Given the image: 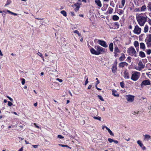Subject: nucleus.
I'll return each mask as SVG.
<instances>
[{
	"label": "nucleus",
	"mask_w": 151,
	"mask_h": 151,
	"mask_svg": "<svg viewBox=\"0 0 151 151\" xmlns=\"http://www.w3.org/2000/svg\"><path fill=\"white\" fill-rule=\"evenodd\" d=\"M92 87V85H90L88 87V89H91V88Z\"/></svg>",
	"instance_id": "53"
},
{
	"label": "nucleus",
	"mask_w": 151,
	"mask_h": 151,
	"mask_svg": "<svg viewBox=\"0 0 151 151\" xmlns=\"http://www.w3.org/2000/svg\"><path fill=\"white\" fill-rule=\"evenodd\" d=\"M7 12H8V13H10V14H12L14 15V16H16V15H17V14L15 13H13V12H12L11 11H10L9 10H7Z\"/></svg>",
	"instance_id": "34"
},
{
	"label": "nucleus",
	"mask_w": 151,
	"mask_h": 151,
	"mask_svg": "<svg viewBox=\"0 0 151 151\" xmlns=\"http://www.w3.org/2000/svg\"><path fill=\"white\" fill-rule=\"evenodd\" d=\"M90 51L91 53L93 54L98 55V53H97V51L93 48L90 49Z\"/></svg>",
	"instance_id": "16"
},
{
	"label": "nucleus",
	"mask_w": 151,
	"mask_h": 151,
	"mask_svg": "<svg viewBox=\"0 0 151 151\" xmlns=\"http://www.w3.org/2000/svg\"><path fill=\"white\" fill-rule=\"evenodd\" d=\"M97 42L99 44L104 47H108L106 42L103 40H99Z\"/></svg>",
	"instance_id": "10"
},
{
	"label": "nucleus",
	"mask_w": 151,
	"mask_h": 151,
	"mask_svg": "<svg viewBox=\"0 0 151 151\" xmlns=\"http://www.w3.org/2000/svg\"><path fill=\"white\" fill-rule=\"evenodd\" d=\"M113 142L116 144H118V142L117 140H114Z\"/></svg>",
	"instance_id": "56"
},
{
	"label": "nucleus",
	"mask_w": 151,
	"mask_h": 151,
	"mask_svg": "<svg viewBox=\"0 0 151 151\" xmlns=\"http://www.w3.org/2000/svg\"><path fill=\"white\" fill-rule=\"evenodd\" d=\"M126 100L128 102L131 103L133 102L134 100V96L131 95H127L125 96Z\"/></svg>",
	"instance_id": "6"
},
{
	"label": "nucleus",
	"mask_w": 151,
	"mask_h": 151,
	"mask_svg": "<svg viewBox=\"0 0 151 151\" xmlns=\"http://www.w3.org/2000/svg\"><path fill=\"white\" fill-rule=\"evenodd\" d=\"M148 22L150 25H151V20H150L148 21Z\"/></svg>",
	"instance_id": "62"
},
{
	"label": "nucleus",
	"mask_w": 151,
	"mask_h": 151,
	"mask_svg": "<svg viewBox=\"0 0 151 151\" xmlns=\"http://www.w3.org/2000/svg\"><path fill=\"white\" fill-rule=\"evenodd\" d=\"M34 125L35 126V127H36L37 128H39V127L37 125H36V123H35L34 124Z\"/></svg>",
	"instance_id": "57"
},
{
	"label": "nucleus",
	"mask_w": 151,
	"mask_h": 151,
	"mask_svg": "<svg viewBox=\"0 0 151 151\" xmlns=\"http://www.w3.org/2000/svg\"><path fill=\"white\" fill-rule=\"evenodd\" d=\"M23 150V147H22L19 150H18V151H22Z\"/></svg>",
	"instance_id": "59"
},
{
	"label": "nucleus",
	"mask_w": 151,
	"mask_h": 151,
	"mask_svg": "<svg viewBox=\"0 0 151 151\" xmlns=\"http://www.w3.org/2000/svg\"><path fill=\"white\" fill-rule=\"evenodd\" d=\"M108 140L110 143H111L114 142V140L111 138H108Z\"/></svg>",
	"instance_id": "40"
},
{
	"label": "nucleus",
	"mask_w": 151,
	"mask_h": 151,
	"mask_svg": "<svg viewBox=\"0 0 151 151\" xmlns=\"http://www.w3.org/2000/svg\"><path fill=\"white\" fill-rule=\"evenodd\" d=\"M25 142L27 144H29V142L28 141H27V140H25Z\"/></svg>",
	"instance_id": "63"
},
{
	"label": "nucleus",
	"mask_w": 151,
	"mask_h": 151,
	"mask_svg": "<svg viewBox=\"0 0 151 151\" xmlns=\"http://www.w3.org/2000/svg\"><path fill=\"white\" fill-rule=\"evenodd\" d=\"M151 83L149 80H145L143 81L141 84V86L142 87L144 86H148L150 85Z\"/></svg>",
	"instance_id": "9"
},
{
	"label": "nucleus",
	"mask_w": 151,
	"mask_h": 151,
	"mask_svg": "<svg viewBox=\"0 0 151 151\" xmlns=\"http://www.w3.org/2000/svg\"><path fill=\"white\" fill-rule=\"evenodd\" d=\"M56 80H57V81H59L60 82H62V81H63L61 79H59V78H56Z\"/></svg>",
	"instance_id": "46"
},
{
	"label": "nucleus",
	"mask_w": 151,
	"mask_h": 151,
	"mask_svg": "<svg viewBox=\"0 0 151 151\" xmlns=\"http://www.w3.org/2000/svg\"><path fill=\"white\" fill-rule=\"evenodd\" d=\"M113 9L111 7H109L108 9V11L109 14H111L113 12Z\"/></svg>",
	"instance_id": "33"
},
{
	"label": "nucleus",
	"mask_w": 151,
	"mask_h": 151,
	"mask_svg": "<svg viewBox=\"0 0 151 151\" xmlns=\"http://www.w3.org/2000/svg\"><path fill=\"white\" fill-rule=\"evenodd\" d=\"M13 104L10 101H8V105L9 106H11Z\"/></svg>",
	"instance_id": "42"
},
{
	"label": "nucleus",
	"mask_w": 151,
	"mask_h": 151,
	"mask_svg": "<svg viewBox=\"0 0 151 151\" xmlns=\"http://www.w3.org/2000/svg\"><path fill=\"white\" fill-rule=\"evenodd\" d=\"M128 64L125 62H122L119 63V66L121 68H123L125 66H127Z\"/></svg>",
	"instance_id": "14"
},
{
	"label": "nucleus",
	"mask_w": 151,
	"mask_h": 151,
	"mask_svg": "<svg viewBox=\"0 0 151 151\" xmlns=\"http://www.w3.org/2000/svg\"><path fill=\"white\" fill-rule=\"evenodd\" d=\"M112 19L114 20H118L119 19V17L116 15H114L113 16Z\"/></svg>",
	"instance_id": "28"
},
{
	"label": "nucleus",
	"mask_w": 151,
	"mask_h": 151,
	"mask_svg": "<svg viewBox=\"0 0 151 151\" xmlns=\"http://www.w3.org/2000/svg\"><path fill=\"white\" fill-rule=\"evenodd\" d=\"M145 41L148 47H151V34L147 35Z\"/></svg>",
	"instance_id": "5"
},
{
	"label": "nucleus",
	"mask_w": 151,
	"mask_h": 151,
	"mask_svg": "<svg viewBox=\"0 0 151 151\" xmlns=\"http://www.w3.org/2000/svg\"><path fill=\"white\" fill-rule=\"evenodd\" d=\"M137 21L140 26H143L147 20V17L141 14H137L136 16Z\"/></svg>",
	"instance_id": "1"
},
{
	"label": "nucleus",
	"mask_w": 151,
	"mask_h": 151,
	"mask_svg": "<svg viewBox=\"0 0 151 151\" xmlns=\"http://www.w3.org/2000/svg\"><path fill=\"white\" fill-rule=\"evenodd\" d=\"M112 94L114 96L116 97H118L119 96V94L116 90H112Z\"/></svg>",
	"instance_id": "18"
},
{
	"label": "nucleus",
	"mask_w": 151,
	"mask_h": 151,
	"mask_svg": "<svg viewBox=\"0 0 151 151\" xmlns=\"http://www.w3.org/2000/svg\"><path fill=\"white\" fill-rule=\"evenodd\" d=\"M25 83V80L23 78L22 79V85H24V84Z\"/></svg>",
	"instance_id": "47"
},
{
	"label": "nucleus",
	"mask_w": 151,
	"mask_h": 151,
	"mask_svg": "<svg viewBox=\"0 0 151 151\" xmlns=\"http://www.w3.org/2000/svg\"><path fill=\"white\" fill-rule=\"evenodd\" d=\"M114 43L115 45H120V39L117 38H115L114 39Z\"/></svg>",
	"instance_id": "11"
},
{
	"label": "nucleus",
	"mask_w": 151,
	"mask_h": 151,
	"mask_svg": "<svg viewBox=\"0 0 151 151\" xmlns=\"http://www.w3.org/2000/svg\"><path fill=\"white\" fill-rule=\"evenodd\" d=\"M146 9V6L145 5H144L141 7V11H145V10Z\"/></svg>",
	"instance_id": "31"
},
{
	"label": "nucleus",
	"mask_w": 151,
	"mask_h": 151,
	"mask_svg": "<svg viewBox=\"0 0 151 151\" xmlns=\"http://www.w3.org/2000/svg\"><path fill=\"white\" fill-rule=\"evenodd\" d=\"M137 143L139 145V146L142 148V150H145V147L143 146V144L142 143V142L141 141H137Z\"/></svg>",
	"instance_id": "13"
},
{
	"label": "nucleus",
	"mask_w": 151,
	"mask_h": 151,
	"mask_svg": "<svg viewBox=\"0 0 151 151\" xmlns=\"http://www.w3.org/2000/svg\"><path fill=\"white\" fill-rule=\"evenodd\" d=\"M120 84L121 85V87L122 88H123L124 86V83L123 82H121L120 83Z\"/></svg>",
	"instance_id": "41"
},
{
	"label": "nucleus",
	"mask_w": 151,
	"mask_h": 151,
	"mask_svg": "<svg viewBox=\"0 0 151 151\" xmlns=\"http://www.w3.org/2000/svg\"><path fill=\"white\" fill-rule=\"evenodd\" d=\"M69 14L72 16H75V14L73 12H70Z\"/></svg>",
	"instance_id": "45"
},
{
	"label": "nucleus",
	"mask_w": 151,
	"mask_h": 151,
	"mask_svg": "<svg viewBox=\"0 0 151 151\" xmlns=\"http://www.w3.org/2000/svg\"><path fill=\"white\" fill-rule=\"evenodd\" d=\"M95 2L96 4L98 6H99L100 7H101L102 4L101 3V2L99 0H95Z\"/></svg>",
	"instance_id": "15"
},
{
	"label": "nucleus",
	"mask_w": 151,
	"mask_h": 151,
	"mask_svg": "<svg viewBox=\"0 0 151 151\" xmlns=\"http://www.w3.org/2000/svg\"><path fill=\"white\" fill-rule=\"evenodd\" d=\"M95 48L96 50L98 55L101 53L102 52H105L106 50V49L100 47L99 46H95Z\"/></svg>",
	"instance_id": "4"
},
{
	"label": "nucleus",
	"mask_w": 151,
	"mask_h": 151,
	"mask_svg": "<svg viewBox=\"0 0 151 151\" xmlns=\"http://www.w3.org/2000/svg\"><path fill=\"white\" fill-rule=\"evenodd\" d=\"M58 145H59L62 147H66V145H63L60 144H59Z\"/></svg>",
	"instance_id": "54"
},
{
	"label": "nucleus",
	"mask_w": 151,
	"mask_h": 151,
	"mask_svg": "<svg viewBox=\"0 0 151 151\" xmlns=\"http://www.w3.org/2000/svg\"><path fill=\"white\" fill-rule=\"evenodd\" d=\"M11 1L9 0H7V1L6 4H5V6H6L7 5L9 4L10 3Z\"/></svg>",
	"instance_id": "44"
},
{
	"label": "nucleus",
	"mask_w": 151,
	"mask_h": 151,
	"mask_svg": "<svg viewBox=\"0 0 151 151\" xmlns=\"http://www.w3.org/2000/svg\"><path fill=\"white\" fill-rule=\"evenodd\" d=\"M140 76V73L139 72L134 71L133 72L131 79L132 81H135L138 79Z\"/></svg>",
	"instance_id": "2"
},
{
	"label": "nucleus",
	"mask_w": 151,
	"mask_h": 151,
	"mask_svg": "<svg viewBox=\"0 0 151 151\" xmlns=\"http://www.w3.org/2000/svg\"><path fill=\"white\" fill-rule=\"evenodd\" d=\"M93 118L95 119H97V120H99V121L101 120V117H100L99 116H98V117L94 116V117H93Z\"/></svg>",
	"instance_id": "37"
},
{
	"label": "nucleus",
	"mask_w": 151,
	"mask_h": 151,
	"mask_svg": "<svg viewBox=\"0 0 151 151\" xmlns=\"http://www.w3.org/2000/svg\"><path fill=\"white\" fill-rule=\"evenodd\" d=\"M117 68H116V65H113L112 67V72L113 73H115V72L116 71V70Z\"/></svg>",
	"instance_id": "27"
},
{
	"label": "nucleus",
	"mask_w": 151,
	"mask_h": 151,
	"mask_svg": "<svg viewBox=\"0 0 151 151\" xmlns=\"http://www.w3.org/2000/svg\"><path fill=\"white\" fill-rule=\"evenodd\" d=\"M125 59V55L123 53L122 54L121 56L119 58V60L120 61H123Z\"/></svg>",
	"instance_id": "19"
},
{
	"label": "nucleus",
	"mask_w": 151,
	"mask_h": 151,
	"mask_svg": "<svg viewBox=\"0 0 151 151\" xmlns=\"http://www.w3.org/2000/svg\"><path fill=\"white\" fill-rule=\"evenodd\" d=\"M7 97L9 99L10 101H13V100L12 98H10V97H9V96H7Z\"/></svg>",
	"instance_id": "51"
},
{
	"label": "nucleus",
	"mask_w": 151,
	"mask_h": 151,
	"mask_svg": "<svg viewBox=\"0 0 151 151\" xmlns=\"http://www.w3.org/2000/svg\"><path fill=\"white\" fill-rule=\"evenodd\" d=\"M151 138V136L149 135H145V138L144 140H145L148 141Z\"/></svg>",
	"instance_id": "20"
},
{
	"label": "nucleus",
	"mask_w": 151,
	"mask_h": 151,
	"mask_svg": "<svg viewBox=\"0 0 151 151\" xmlns=\"http://www.w3.org/2000/svg\"><path fill=\"white\" fill-rule=\"evenodd\" d=\"M38 55L39 56H40V57L42 58V59L43 61H44V58H43V57L42 55V53L40 52H38V53H37Z\"/></svg>",
	"instance_id": "35"
},
{
	"label": "nucleus",
	"mask_w": 151,
	"mask_h": 151,
	"mask_svg": "<svg viewBox=\"0 0 151 151\" xmlns=\"http://www.w3.org/2000/svg\"><path fill=\"white\" fill-rule=\"evenodd\" d=\"M145 65L143 64L141 61L139 62L138 63V66L135 67V68L138 70L140 71L145 68Z\"/></svg>",
	"instance_id": "7"
},
{
	"label": "nucleus",
	"mask_w": 151,
	"mask_h": 151,
	"mask_svg": "<svg viewBox=\"0 0 151 151\" xmlns=\"http://www.w3.org/2000/svg\"><path fill=\"white\" fill-rule=\"evenodd\" d=\"M98 98H99V99H100L101 101H104V99H103V98L101 96L98 95Z\"/></svg>",
	"instance_id": "39"
},
{
	"label": "nucleus",
	"mask_w": 151,
	"mask_h": 151,
	"mask_svg": "<svg viewBox=\"0 0 151 151\" xmlns=\"http://www.w3.org/2000/svg\"><path fill=\"white\" fill-rule=\"evenodd\" d=\"M125 0H122L121 4H120L119 5V7L120 8H122L124 7L125 3Z\"/></svg>",
	"instance_id": "24"
},
{
	"label": "nucleus",
	"mask_w": 151,
	"mask_h": 151,
	"mask_svg": "<svg viewBox=\"0 0 151 151\" xmlns=\"http://www.w3.org/2000/svg\"><path fill=\"white\" fill-rule=\"evenodd\" d=\"M39 145H32V146L35 148H37L39 146Z\"/></svg>",
	"instance_id": "48"
},
{
	"label": "nucleus",
	"mask_w": 151,
	"mask_h": 151,
	"mask_svg": "<svg viewBox=\"0 0 151 151\" xmlns=\"http://www.w3.org/2000/svg\"><path fill=\"white\" fill-rule=\"evenodd\" d=\"M141 32V28L137 25L135 26L133 31L134 33L137 35H139L140 33Z\"/></svg>",
	"instance_id": "8"
},
{
	"label": "nucleus",
	"mask_w": 151,
	"mask_h": 151,
	"mask_svg": "<svg viewBox=\"0 0 151 151\" xmlns=\"http://www.w3.org/2000/svg\"><path fill=\"white\" fill-rule=\"evenodd\" d=\"M120 51L119 50V49L117 47V46L115 47L114 53L115 54H116L117 53H120Z\"/></svg>",
	"instance_id": "23"
},
{
	"label": "nucleus",
	"mask_w": 151,
	"mask_h": 151,
	"mask_svg": "<svg viewBox=\"0 0 151 151\" xmlns=\"http://www.w3.org/2000/svg\"><path fill=\"white\" fill-rule=\"evenodd\" d=\"M74 33H76L77 34H78L79 33V32L77 30H75L74 31Z\"/></svg>",
	"instance_id": "52"
},
{
	"label": "nucleus",
	"mask_w": 151,
	"mask_h": 151,
	"mask_svg": "<svg viewBox=\"0 0 151 151\" xmlns=\"http://www.w3.org/2000/svg\"><path fill=\"white\" fill-rule=\"evenodd\" d=\"M131 58L130 57H127V60H130Z\"/></svg>",
	"instance_id": "60"
},
{
	"label": "nucleus",
	"mask_w": 151,
	"mask_h": 151,
	"mask_svg": "<svg viewBox=\"0 0 151 151\" xmlns=\"http://www.w3.org/2000/svg\"><path fill=\"white\" fill-rule=\"evenodd\" d=\"M134 45L136 48H137V47L138 48L139 46V43L137 41H135L134 43ZM136 49L137 50V48Z\"/></svg>",
	"instance_id": "26"
},
{
	"label": "nucleus",
	"mask_w": 151,
	"mask_h": 151,
	"mask_svg": "<svg viewBox=\"0 0 151 151\" xmlns=\"http://www.w3.org/2000/svg\"><path fill=\"white\" fill-rule=\"evenodd\" d=\"M139 55L142 58H144L145 57V53L142 51H140L139 52Z\"/></svg>",
	"instance_id": "22"
},
{
	"label": "nucleus",
	"mask_w": 151,
	"mask_h": 151,
	"mask_svg": "<svg viewBox=\"0 0 151 151\" xmlns=\"http://www.w3.org/2000/svg\"><path fill=\"white\" fill-rule=\"evenodd\" d=\"M148 9L149 10L151 11V3L150 2L148 3L147 6Z\"/></svg>",
	"instance_id": "32"
},
{
	"label": "nucleus",
	"mask_w": 151,
	"mask_h": 151,
	"mask_svg": "<svg viewBox=\"0 0 151 151\" xmlns=\"http://www.w3.org/2000/svg\"><path fill=\"white\" fill-rule=\"evenodd\" d=\"M149 29L148 26L147 25H146L144 27V32L147 33L148 32Z\"/></svg>",
	"instance_id": "29"
},
{
	"label": "nucleus",
	"mask_w": 151,
	"mask_h": 151,
	"mask_svg": "<svg viewBox=\"0 0 151 151\" xmlns=\"http://www.w3.org/2000/svg\"><path fill=\"white\" fill-rule=\"evenodd\" d=\"M58 137L60 139H62L64 138V137L63 136H62V135H58Z\"/></svg>",
	"instance_id": "43"
},
{
	"label": "nucleus",
	"mask_w": 151,
	"mask_h": 151,
	"mask_svg": "<svg viewBox=\"0 0 151 151\" xmlns=\"http://www.w3.org/2000/svg\"><path fill=\"white\" fill-rule=\"evenodd\" d=\"M96 88L98 90H101V88H98L97 87V86H96Z\"/></svg>",
	"instance_id": "61"
},
{
	"label": "nucleus",
	"mask_w": 151,
	"mask_h": 151,
	"mask_svg": "<svg viewBox=\"0 0 151 151\" xmlns=\"http://www.w3.org/2000/svg\"><path fill=\"white\" fill-rule=\"evenodd\" d=\"M88 79L87 78L86 80V81L85 85H86L87 84V83H88Z\"/></svg>",
	"instance_id": "50"
},
{
	"label": "nucleus",
	"mask_w": 151,
	"mask_h": 151,
	"mask_svg": "<svg viewBox=\"0 0 151 151\" xmlns=\"http://www.w3.org/2000/svg\"><path fill=\"white\" fill-rule=\"evenodd\" d=\"M124 78L127 79H129V74L128 72H125L124 73Z\"/></svg>",
	"instance_id": "25"
},
{
	"label": "nucleus",
	"mask_w": 151,
	"mask_h": 151,
	"mask_svg": "<svg viewBox=\"0 0 151 151\" xmlns=\"http://www.w3.org/2000/svg\"><path fill=\"white\" fill-rule=\"evenodd\" d=\"M147 54L148 55H149L151 53V50L150 49H148L146 50V51Z\"/></svg>",
	"instance_id": "38"
},
{
	"label": "nucleus",
	"mask_w": 151,
	"mask_h": 151,
	"mask_svg": "<svg viewBox=\"0 0 151 151\" xmlns=\"http://www.w3.org/2000/svg\"><path fill=\"white\" fill-rule=\"evenodd\" d=\"M109 48L111 52H113V43H111L109 45Z\"/></svg>",
	"instance_id": "21"
},
{
	"label": "nucleus",
	"mask_w": 151,
	"mask_h": 151,
	"mask_svg": "<svg viewBox=\"0 0 151 151\" xmlns=\"http://www.w3.org/2000/svg\"><path fill=\"white\" fill-rule=\"evenodd\" d=\"M127 52L131 56H137V52L135 49L133 47H130L127 50Z\"/></svg>",
	"instance_id": "3"
},
{
	"label": "nucleus",
	"mask_w": 151,
	"mask_h": 151,
	"mask_svg": "<svg viewBox=\"0 0 151 151\" xmlns=\"http://www.w3.org/2000/svg\"><path fill=\"white\" fill-rule=\"evenodd\" d=\"M106 127H106L105 126H104L102 127V129H104L105 128H106Z\"/></svg>",
	"instance_id": "58"
},
{
	"label": "nucleus",
	"mask_w": 151,
	"mask_h": 151,
	"mask_svg": "<svg viewBox=\"0 0 151 151\" xmlns=\"http://www.w3.org/2000/svg\"><path fill=\"white\" fill-rule=\"evenodd\" d=\"M106 129L107 130L110 135L112 136L114 135V134L110 130L109 128L108 127H106Z\"/></svg>",
	"instance_id": "30"
},
{
	"label": "nucleus",
	"mask_w": 151,
	"mask_h": 151,
	"mask_svg": "<svg viewBox=\"0 0 151 151\" xmlns=\"http://www.w3.org/2000/svg\"><path fill=\"white\" fill-rule=\"evenodd\" d=\"M99 83V80H98V81H97L96 82L95 87H96V86H97V85H98Z\"/></svg>",
	"instance_id": "49"
},
{
	"label": "nucleus",
	"mask_w": 151,
	"mask_h": 151,
	"mask_svg": "<svg viewBox=\"0 0 151 151\" xmlns=\"http://www.w3.org/2000/svg\"><path fill=\"white\" fill-rule=\"evenodd\" d=\"M37 102H36V103H35V104H34V106H37Z\"/></svg>",
	"instance_id": "64"
},
{
	"label": "nucleus",
	"mask_w": 151,
	"mask_h": 151,
	"mask_svg": "<svg viewBox=\"0 0 151 151\" xmlns=\"http://www.w3.org/2000/svg\"><path fill=\"white\" fill-rule=\"evenodd\" d=\"M140 48L143 49V50L145 49V44L143 42H141L140 43Z\"/></svg>",
	"instance_id": "17"
},
{
	"label": "nucleus",
	"mask_w": 151,
	"mask_h": 151,
	"mask_svg": "<svg viewBox=\"0 0 151 151\" xmlns=\"http://www.w3.org/2000/svg\"><path fill=\"white\" fill-rule=\"evenodd\" d=\"M80 5L78 3L75 4L74 5V8L75 11H78L80 7Z\"/></svg>",
	"instance_id": "12"
},
{
	"label": "nucleus",
	"mask_w": 151,
	"mask_h": 151,
	"mask_svg": "<svg viewBox=\"0 0 151 151\" xmlns=\"http://www.w3.org/2000/svg\"><path fill=\"white\" fill-rule=\"evenodd\" d=\"M60 13L61 14H63L64 16L66 17V12H65V11H62L60 12Z\"/></svg>",
	"instance_id": "36"
},
{
	"label": "nucleus",
	"mask_w": 151,
	"mask_h": 151,
	"mask_svg": "<svg viewBox=\"0 0 151 151\" xmlns=\"http://www.w3.org/2000/svg\"><path fill=\"white\" fill-rule=\"evenodd\" d=\"M150 111H149V113L151 114V106H150L148 108Z\"/></svg>",
	"instance_id": "55"
}]
</instances>
